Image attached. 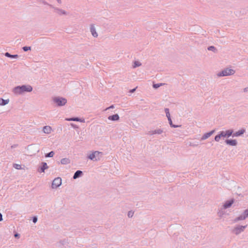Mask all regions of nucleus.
Here are the masks:
<instances>
[{"mask_svg": "<svg viewBox=\"0 0 248 248\" xmlns=\"http://www.w3.org/2000/svg\"><path fill=\"white\" fill-rule=\"evenodd\" d=\"M32 90V88L30 85H23L17 86L14 88V92L16 94H20L24 92H30Z\"/></svg>", "mask_w": 248, "mask_h": 248, "instance_id": "f257e3e1", "label": "nucleus"}, {"mask_svg": "<svg viewBox=\"0 0 248 248\" xmlns=\"http://www.w3.org/2000/svg\"><path fill=\"white\" fill-rule=\"evenodd\" d=\"M235 71L232 69H225L217 74L218 77L227 76L234 74Z\"/></svg>", "mask_w": 248, "mask_h": 248, "instance_id": "f03ea898", "label": "nucleus"}, {"mask_svg": "<svg viewBox=\"0 0 248 248\" xmlns=\"http://www.w3.org/2000/svg\"><path fill=\"white\" fill-rule=\"evenodd\" d=\"M247 225H237L232 231V232L236 235H238L242 232H244Z\"/></svg>", "mask_w": 248, "mask_h": 248, "instance_id": "7ed1b4c3", "label": "nucleus"}, {"mask_svg": "<svg viewBox=\"0 0 248 248\" xmlns=\"http://www.w3.org/2000/svg\"><path fill=\"white\" fill-rule=\"evenodd\" d=\"M248 217V209L244 211L243 213L234 219V222H236L240 220H245Z\"/></svg>", "mask_w": 248, "mask_h": 248, "instance_id": "20e7f679", "label": "nucleus"}, {"mask_svg": "<svg viewBox=\"0 0 248 248\" xmlns=\"http://www.w3.org/2000/svg\"><path fill=\"white\" fill-rule=\"evenodd\" d=\"M62 185V179L60 177L55 178L52 183L51 187L55 189L58 188Z\"/></svg>", "mask_w": 248, "mask_h": 248, "instance_id": "39448f33", "label": "nucleus"}, {"mask_svg": "<svg viewBox=\"0 0 248 248\" xmlns=\"http://www.w3.org/2000/svg\"><path fill=\"white\" fill-rule=\"evenodd\" d=\"M54 102L59 106H62L66 104V100L65 98L56 97L53 98Z\"/></svg>", "mask_w": 248, "mask_h": 248, "instance_id": "423d86ee", "label": "nucleus"}, {"mask_svg": "<svg viewBox=\"0 0 248 248\" xmlns=\"http://www.w3.org/2000/svg\"><path fill=\"white\" fill-rule=\"evenodd\" d=\"M234 199L233 198L231 199L230 200L227 201L223 205L224 209H227L228 208H230L234 203Z\"/></svg>", "mask_w": 248, "mask_h": 248, "instance_id": "0eeeda50", "label": "nucleus"}, {"mask_svg": "<svg viewBox=\"0 0 248 248\" xmlns=\"http://www.w3.org/2000/svg\"><path fill=\"white\" fill-rule=\"evenodd\" d=\"M65 120L67 121H77L82 123L85 122V119L84 118H81L79 117H71L69 118H66Z\"/></svg>", "mask_w": 248, "mask_h": 248, "instance_id": "6e6552de", "label": "nucleus"}, {"mask_svg": "<svg viewBox=\"0 0 248 248\" xmlns=\"http://www.w3.org/2000/svg\"><path fill=\"white\" fill-rule=\"evenodd\" d=\"M48 168L47 163L46 162H42L41 166L38 169V171L40 172H44L45 170Z\"/></svg>", "mask_w": 248, "mask_h": 248, "instance_id": "1a4fd4ad", "label": "nucleus"}, {"mask_svg": "<svg viewBox=\"0 0 248 248\" xmlns=\"http://www.w3.org/2000/svg\"><path fill=\"white\" fill-rule=\"evenodd\" d=\"M215 132V130H213L209 132L205 133L201 138V140H205L208 138H209L211 135H212L214 132Z\"/></svg>", "mask_w": 248, "mask_h": 248, "instance_id": "9d476101", "label": "nucleus"}, {"mask_svg": "<svg viewBox=\"0 0 248 248\" xmlns=\"http://www.w3.org/2000/svg\"><path fill=\"white\" fill-rule=\"evenodd\" d=\"M225 142L227 144L235 146L237 144V142L236 140L227 139L225 140Z\"/></svg>", "mask_w": 248, "mask_h": 248, "instance_id": "9b49d317", "label": "nucleus"}, {"mask_svg": "<svg viewBox=\"0 0 248 248\" xmlns=\"http://www.w3.org/2000/svg\"><path fill=\"white\" fill-rule=\"evenodd\" d=\"M83 172L81 170H77L75 172V173L73 175V178L74 179H76L78 178L81 177L83 175Z\"/></svg>", "mask_w": 248, "mask_h": 248, "instance_id": "f8f14e48", "label": "nucleus"}, {"mask_svg": "<svg viewBox=\"0 0 248 248\" xmlns=\"http://www.w3.org/2000/svg\"><path fill=\"white\" fill-rule=\"evenodd\" d=\"M163 133V130L161 129H156L155 130H152L149 131L148 133V135H154V134H161Z\"/></svg>", "mask_w": 248, "mask_h": 248, "instance_id": "ddd939ff", "label": "nucleus"}, {"mask_svg": "<svg viewBox=\"0 0 248 248\" xmlns=\"http://www.w3.org/2000/svg\"><path fill=\"white\" fill-rule=\"evenodd\" d=\"M119 118L120 117L118 114H115L108 117V119L112 121H118L119 120Z\"/></svg>", "mask_w": 248, "mask_h": 248, "instance_id": "4468645a", "label": "nucleus"}, {"mask_svg": "<svg viewBox=\"0 0 248 248\" xmlns=\"http://www.w3.org/2000/svg\"><path fill=\"white\" fill-rule=\"evenodd\" d=\"M246 130L244 129H242L239 130V131L233 133L232 135V137H239L242 135L245 132Z\"/></svg>", "mask_w": 248, "mask_h": 248, "instance_id": "2eb2a0df", "label": "nucleus"}, {"mask_svg": "<svg viewBox=\"0 0 248 248\" xmlns=\"http://www.w3.org/2000/svg\"><path fill=\"white\" fill-rule=\"evenodd\" d=\"M43 132L46 134H49L51 133V127L50 126H45L43 127Z\"/></svg>", "mask_w": 248, "mask_h": 248, "instance_id": "dca6fc26", "label": "nucleus"}, {"mask_svg": "<svg viewBox=\"0 0 248 248\" xmlns=\"http://www.w3.org/2000/svg\"><path fill=\"white\" fill-rule=\"evenodd\" d=\"M99 154H100V152H99L98 151H95L92 154H90L88 156V158L90 159L93 160L95 158V154L99 155Z\"/></svg>", "mask_w": 248, "mask_h": 248, "instance_id": "f3484780", "label": "nucleus"}, {"mask_svg": "<svg viewBox=\"0 0 248 248\" xmlns=\"http://www.w3.org/2000/svg\"><path fill=\"white\" fill-rule=\"evenodd\" d=\"M61 163L63 165L68 164L70 163V160L68 158H64L61 160Z\"/></svg>", "mask_w": 248, "mask_h": 248, "instance_id": "a211bd4d", "label": "nucleus"}, {"mask_svg": "<svg viewBox=\"0 0 248 248\" xmlns=\"http://www.w3.org/2000/svg\"><path fill=\"white\" fill-rule=\"evenodd\" d=\"M233 129H229L225 131L226 136L227 138H229L233 135Z\"/></svg>", "mask_w": 248, "mask_h": 248, "instance_id": "6ab92c4d", "label": "nucleus"}, {"mask_svg": "<svg viewBox=\"0 0 248 248\" xmlns=\"http://www.w3.org/2000/svg\"><path fill=\"white\" fill-rule=\"evenodd\" d=\"M169 124L171 127L176 128L181 126V125H175L173 124L171 119L170 118L168 119Z\"/></svg>", "mask_w": 248, "mask_h": 248, "instance_id": "aec40b11", "label": "nucleus"}, {"mask_svg": "<svg viewBox=\"0 0 248 248\" xmlns=\"http://www.w3.org/2000/svg\"><path fill=\"white\" fill-rule=\"evenodd\" d=\"M55 154L54 151H51L48 153L46 154L45 156L46 157H52Z\"/></svg>", "mask_w": 248, "mask_h": 248, "instance_id": "412c9836", "label": "nucleus"}, {"mask_svg": "<svg viewBox=\"0 0 248 248\" xmlns=\"http://www.w3.org/2000/svg\"><path fill=\"white\" fill-rule=\"evenodd\" d=\"M91 31L92 32V34L93 35V36L94 37H97V34L95 30V29L93 27H92L91 28Z\"/></svg>", "mask_w": 248, "mask_h": 248, "instance_id": "4be33fe9", "label": "nucleus"}, {"mask_svg": "<svg viewBox=\"0 0 248 248\" xmlns=\"http://www.w3.org/2000/svg\"><path fill=\"white\" fill-rule=\"evenodd\" d=\"M9 102V100H4L3 99H0V105H5L8 104Z\"/></svg>", "mask_w": 248, "mask_h": 248, "instance_id": "5701e85b", "label": "nucleus"}, {"mask_svg": "<svg viewBox=\"0 0 248 248\" xmlns=\"http://www.w3.org/2000/svg\"><path fill=\"white\" fill-rule=\"evenodd\" d=\"M218 133L220 135L221 138H226V137L225 131H220Z\"/></svg>", "mask_w": 248, "mask_h": 248, "instance_id": "b1692460", "label": "nucleus"}, {"mask_svg": "<svg viewBox=\"0 0 248 248\" xmlns=\"http://www.w3.org/2000/svg\"><path fill=\"white\" fill-rule=\"evenodd\" d=\"M221 138V136L218 133L217 135H216L215 137V141L218 142Z\"/></svg>", "mask_w": 248, "mask_h": 248, "instance_id": "393cba45", "label": "nucleus"}, {"mask_svg": "<svg viewBox=\"0 0 248 248\" xmlns=\"http://www.w3.org/2000/svg\"><path fill=\"white\" fill-rule=\"evenodd\" d=\"M165 110L166 116H167L168 119H169L170 118H171L170 115V113L169 112V109H165Z\"/></svg>", "mask_w": 248, "mask_h": 248, "instance_id": "a878e982", "label": "nucleus"}, {"mask_svg": "<svg viewBox=\"0 0 248 248\" xmlns=\"http://www.w3.org/2000/svg\"><path fill=\"white\" fill-rule=\"evenodd\" d=\"M5 55L6 56H7L8 57H11V58H16L17 57V55H12L8 52H6Z\"/></svg>", "mask_w": 248, "mask_h": 248, "instance_id": "bb28decb", "label": "nucleus"}, {"mask_svg": "<svg viewBox=\"0 0 248 248\" xmlns=\"http://www.w3.org/2000/svg\"><path fill=\"white\" fill-rule=\"evenodd\" d=\"M133 215H134V212H133L132 210H131L128 212L127 216L128 217L131 218L133 216Z\"/></svg>", "mask_w": 248, "mask_h": 248, "instance_id": "cd10ccee", "label": "nucleus"}, {"mask_svg": "<svg viewBox=\"0 0 248 248\" xmlns=\"http://www.w3.org/2000/svg\"><path fill=\"white\" fill-rule=\"evenodd\" d=\"M14 167L17 170H20L21 169V166L17 164H14Z\"/></svg>", "mask_w": 248, "mask_h": 248, "instance_id": "c85d7f7f", "label": "nucleus"}, {"mask_svg": "<svg viewBox=\"0 0 248 248\" xmlns=\"http://www.w3.org/2000/svg\"><path fill=\"white\" fill-rule=\"evenodd\" d=\"M164 84H155L153 85L154 88L156 89L158 87H159L160 86L163 85Z\"/></svg>", "mask_w": 248, "mask_h": 248, "instance_id": "c756f323", "label": "nucleus"}, {"mask_svg": "<svg viewBox=\"0 0 248 248\" xmlns=\"http://www.w3.org/2000/svg\"><path fill=\"white\" fill-rule=\"evenodd\" d=\"M140 65H141V64H140V62L136 61L134 62V67H137V66H139Z\"/></svg>", "mask_w": 248, "mask_h": 248, "instance_id": "7c9ffc66", "label": "nucleus"}, {"mask_svg": "<svg viewBox=\"0 0 248 248\" xmlns=\"http://www.w3.org/2000/svg\"><path fill=\"white\" fill-rule=\"evenodd\" d=\"M38 218L36 216H34L32 217V221L34 223H36L37 221Z\"/></svg>", "mask_w": 248, "mask_h": 248, "instance_id": "2f4dec72", "label": "nucleus"}, {"mask_svg": "<svg viewBox=\"0 0 248 248\" xmlns=\"http://www.w3.org/2000/svg\"><path fill=\"white\" fill-rule=\"evenodd\" d=\"M23 50L25 51H27L31 49V47H30V46H24V47H23Z\"/></svg>", "mask_w": 248, "mask_h": 248, "instance_id": "473e14b6", "label": "nucleus"}, {"mask_svg": "<svg viewBox=\"0 0 248 248\" xmlns=\"http://www.w3.org/2000/svg\"><path fill=\"white\" fill-rule=\"evenodd\" d=\"M66 242H67V241H66V240H65V239H63V240H61V241H60V243L61 244H62V245H65V244L66 243Z\"/></svg>", "mask_w": 248, "mask_h": 248, "instance_id": "72a5a7b5", "label": "nucleus"}, {"mask_svg": "<svg viewBox=\"0 0 248 248\" xmlns=\"http://www.w3.org/2000/svg\"><path fill=\"white\" fill-rule=\"evenodd\" d=\"M70 125H71L72 127H73V128H74L75 129L78 128V127L76 124H74L73 123H71L70 124Z\"/></svg>", "mask_w": 248, "mask_h": 248, "instance_id": "f704fd0d", "label": "nucleus"}, {"mask_svg": "<svg viewBox=\"0 0 248 248\" xmlns=\"http://www.w3.org/2000/svg\"><path fill=\"white\" fill-rule=\"evenodd\" d=\"M215 49V48L213 46H211L208 47V50H213Z\"/></svg>", "mask_w": 248, "mask_h": 248, "instance_id": "c9c22d12", "label": "nucleus"}, {"mask_svg": "<svg viewBox=\"0 0 248 248\" xmlns=\"http://www.w3.org/2000/svg\"><path fill=\"white\" fill-rule=\"evenodd\" d=\"M15 237L16 238H19V236H20V234L18 233H16L15 235H14Z\"/></svg>", "mask_w": 248, "mask_h": 248, "instance_id": "e433bc0d", "label": "nucleus"}, {"mask_svg": "<svg viewBox=\"0 0 248 248\" xmlns=\"http://www.w3.org/2000/svg\"><path fill=\"white\" fill-rule=\"evenodd\" d=\"M2 220V215L1 213H0V221H1Z\"/></svg>", "mask_w": 248, "mask_h": 248, "instance_id": "4c0bfd02", "label": "nucleus"}, {"mask_svg": "<svg viewBox=\"0 0 248 248\" xmlns=\"http://www.w3.org/2000/svg\"><path fill=\"white\" fill-rule=\"evenodd\" d=\"M190 145L192 146H197L198 144H192V143H190Z\"/></svg>", "mask_w": 248, "mask_h": 248, "instance_id": "58836bf2", "label": "nucleus"}, {"mask_svg": "<svg viewBox=\"0 0 248 248\" xmlns=\"http://www.w3.org/2000/svg\"><path fill=\"white\" fill-rule=\"evenodd\" d=\"M113 108V106H111L109 107L108 108H107L110 109V108Z\"/></svg>", "mask_w": 248, "mask_h": 248, "instance_id": "ea45409f", "label": "nucleus"}, {"mask_svg": "<svg viewBox=\"0 0 248 248\" xmlns=\"http://www.w3.org/2000/svg\"><path fill=\"white\" fill-rule=\"evenodd\" d=\"M244 91H245V92H248V88H245V89H244Z\"/></svg>", "mask_w": 248, "mask_h": 248, "instance_id": "a19ab883", "label": "nucleus"}, {"mask_svg": "<svg viewBox=\"0 0 248 248\" xmlns=\"http://www.w3.org/2000/svg\"><path fill=\"white\" fill-rule=\"evenodd\" d=\"M135 91V89H133V90L131 91V92H134Z\"/></svg>", "mask_w": 248, "mask_h": 248, "instance_id": "79ce46f5", "label": "nucleus"}, {"mask_svg": "<svg viewBox=\"0 0 248 248\" xmlns=\"http://www.w3.org/2000/svg\"><path fill=\"white\" fill-rule=\"evenodd\" d=\"M58 2H61V0H57Z\"/></svg>", "mask_w": 248, "mask_h": 248, "instance_id": "37998d69", "label": "nucleus"}]
</instances>
